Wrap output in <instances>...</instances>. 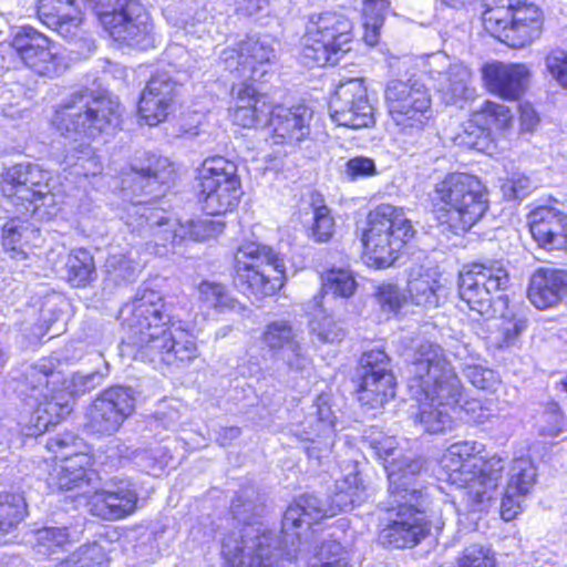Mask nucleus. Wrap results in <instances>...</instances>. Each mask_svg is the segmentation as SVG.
<instances>
[{"instance_id":"27","label":"nucleus","mask_w":567,"mask_h":567,"mask_svg":"<svg viewBox=\"0 0 567 567\" xmlns=\"http://www.w3.org/2000/svg\"><path fill=\"white\" fill-rule=\"evenodd\" d=\"M136 504L137 493L134 484L127 478H116L105 488L94 493L91 511L104 519H120L131 515Z\"/></svg>"},{"instance_id":"56","label":"nucleus","mask_w":567,"mask_h":567,"mask_svg":"<svg viewBox=\"0 0 567 567\" xmlns=\"http://www.w3.org/2000/svg\"><path fill=\"white\" fill-rule=\"evenodd\" d=\"M565 422L558 405L553 403L547 406L538 421L539 434L556 437L565 432Z\"/></svg>"},{"instance_id":"6","label":"nucleus","mask_w":567,"mask_h":567,"mask_svg":"<svg viewBox=\"0 0 567 567\" xmlns=\"http://www.w3.org/2000/svg\"><path fill=\"white\" fill-rule=\"evenodd\" d=\"M59 367V360L43 358L31 365L24 375L27 395L38 404L37 427L39 430H48L49 425L55 424L60 417L59 414L53 419L44 416L43 413L51 414L56 413L58 410L62 412L68 410L64 393L74 396L90 392L103 382L109 372L107 363H105L104 372L93 371L85 374L76 372L66 379L58 369Z\"/></svg>"},{"instance_id":"33","label":"nucleus","mask_w":567,"mask_h":567,"mask_svg":"<svg viewBox=\"0 0 567 567\" xmlns=\"http://www.w3.org/2000/svg\"><path fill=\"white\" fill-rule=\"evenodd\" d=\"M63 463L50 476V484L59 489L70 491L83 485H90L96 478L92 470V457L86 453H76L72 456L62 455Z\"/></svg>"},{"instance_id":"44","label":"nucleus","mask_w":567,"mask_h":567,"mask_svg":"<svg viewBox=\"0 0 567 567\" xmlns=\"http://www.w3.org/2000/svg\"><path fill=\"white\" fill-rule=\"evenodd\" d=\"M389 4L388 0H364L363 2L364 41L369 45H375L379 41V31L383 25Z\"/></svg>"},{"instance_id":"54","label":"nucleus","mask_w":567,"mask_h":567,"mask_svg":"<svg viewBox=\"0 0 567 567\" xmlns=\"http://www.w3.org/2000/svg\"><path fill=\"white\" fill-rule=\"evenodd\" d=\"M75 7L73 0H39L38 17L44 24L51 27L56 24L58 20L64 19Z\"/></svg>"},{"instance_id":"63","label":"nucleus","mask_w":567,"mask_h":567,"mask_svg":"<svg viewBox=\"0 0 567 567\" xmlns=\"http://www.w3.org/2000/svg\"><path fill=\"white\" fill-rule=\"evenodd\" d=\"M457 409L465 413L468 421L475 423H484L493 415L492 409L478 399H463Z\"/></svg>"},{"instance_id":"59","label":"nucleus","mask_w":567,"mask_h":567,"mask_svg":"<svg viewBox=\"0 0 567 567\" xmlns=\"http://www.w3.org/2000/svg\"><path fill=\"white\" fill-rule=\"evenodd\" d=\"M65 16L64 19L58 20L56 24H52L50 28L55 30L61 37L72 40L81 32L82 12L75 7Z\"/></svg>"},{"instance_id":"1","label":"nucleus","mask_w":567,"mask_h":567,"mask_svg":"<svg viewBox=\"0 0 567 567\" xmlns=\"http://www.w3.org/2000/svg\"><path fill=\"white\" fill-rule=\"evenodd\" d=\"M257 507L238 495L231 504V513L245 523L239 534L228 535L221 546L225 567H280L286 557H297L301 546V533L297 528L310 526L328 515L327 503L313 495H302L288 506L282 518L284 540L266 528L261 522H248L249 513Z\"/></svg>"},{"instance_id":"21","label":"nucleus","mask_w":567,"mask_h":567,"mask_svg":"<svg viewBox=\"0 0 567 567\" xmlns=\"http://www.w3.org/2000/svg\"><path fill=\"white\" fill-rule=\"evenodd\" d=\"M134 410L135 396L131 389L109 388L87 408L85 427L92 433L111 435L118 431Z\"/></svg>"},{"instance_id":"3","label":"nucleus","mask_w":567,"mask_h":567,"mask_svg":"<svg viewBox=\"0 0 567 567\" xmlns=\"http://www.w3.org/2000/svg\"><path fill=\"white\" fill-rule=\"evenodd\" d=\"M121 106L117 100L93 92L74 94L55 113L54 125L66 138L64 163L76 167V174L96 175L101 165L91 147V141L120 124Z\"/></svg>"},{"instance_id":"45","label":"nucleus","mask_w":567,"mask_h":567,"mask_svg":"<svg viewBox=\"0 0 567 567\" xmlns=\"http://www.w3.org/2000/svg\"><path fill=\"white\" fill-rule=\"evenodd\" d=\"M198 293L200 302L207 308L218 310H235L238 301L233 298L228 289L217 282L203 281L198 286Z\"/></svg>"},{"instance_id":"32","label":"nucleus","mask_w":567,"mask_h":567,"mask_svg":"<svg viewBox=\"0 0 567 567\" xmlns=\"http://www.w3.org/2000/svg\"><path fill=\"white\" fill-rule=\"evenodd\" d=\"M527 296L538 309L556 306L567 297V270L538 268L530 277Z\"/></svg>"},{"instance_id":"11","label":"nucleus","mask_w":567,"mask_h":567,"mask_svg":"<svg viewBox=\"0 0 567 567\" xmlns=\"http://www.w3.org/2000/svg\"><path fill=\"white\" fill-rule=\"evenodd\" d=\"M352 22L343 13L326 11L312 14L302 37L301 58L308 66L334 65L352 42Z\"/></svg>"},{"instance_id":"47","label":"nucleus","mask_w":567,"mask_h":567,"mask_svg":"<svg viewBox=\"0 0 567 567\" xmlns=\"http://www.w3.org/2000/svg\"><path fill=\"white\" fill-rule=\"evenodd\" d=\"M357 284L352 274L346 269H330L322 277L324 295L348 298L353 295Z\"/></svg>"},{"instance_id":"22","label":"nucleus","mask_w":567,"mask_h":567,"mask_svg":"<svg viewBox=\"0 0 567 567\" xmlns=\"http://www.w3.org/2000/svg\"><path fill=\"white\" fill-rule=\"evenodd\" d=\"M389 367L390 359L382 350H371L362 354L358 389L361 404L377 409L394 396L395 381Z\"/></svg>"},{"instance_id":"40","label":"nucleus","mask_w":567,"mask_h":567,"mask_svg":"<svg viewBox=\"0 0 567 567\" xmlns=\"http://www.w3.org/2000/svg\"><path fill=\"white\" fill-rule=\"evenodd\" d=\"M32 233L33 230L20 219L8 221L2 228V247L4 251L12 259H25L27 247Z\"/></svg>"},{"instance_id":"34","label":"nucleus","mask_w":567,"mask_h":567,"mask_svg":"<svg viewBox=\"0 0 567 567\" xmlns=\"http://www.w3.org/2000/svg\"><path fill=\"white\" fill-rule=\"evenodd\" d=\"M368 497L367 488L358 474H350L338 482L336 492L327 503L328 515L336 516L340 512L352 509Z\"/></svg>"},{"instance_id":"15","label":"nucleus","mask_w":567,"mask_h":567,"mask_svg":"<svg viewBox=\"0 0 567 567\" xmlns=\"http://www.w3.org/2000/svg\"><path fill=\"white\" fill-rule=\"evenodd\" d=\"M85 2L115 41L142 50L152 45L151 19L138 2L134 0H85Z\"/></svg>"},{"instance_id":"13","label":"nucleus","mask_w":567,"mask_h":567,"mask_svg":"<svg viewBox=\"0 0 567 567\" xmlns=\"http://www.w3.org/2000/svg\"><path fill=\"white\" fill-rule=\"evenodd\" d=\"M235 285L257 298L274 295L282 287L285 264L271 247L249 241L235 254Z\"/></svg>"},{"instance_id":"36","label":"nucleus","mask_w":567,"mask_h":567,"mask_svg":"<svg viewBox=\"0 0 567 567\" xmlns=\"http://www.w3.org/2000/svg\"><path fill=\"white\" fill-rule=\"evenodd\" d=\"M323 297H315L308 303V312L312 317L309 322L310 334L317 338L319 343L339 342L344 337V330L328 317L322 308Z\"/></svg>"},{"instance_id":"42","label":"nucleus","mask_w":567,"mask_h":567,"mask_svg":"<svg viewBox=\"0 0 567 567\" xmlns=\"http://www.w3.org/2000/svg\"><path fill=\"white\" fill-rule=\"evenodd\" d=\"M299 339H302L301 331L287 320L268 323L261 336L264 344L274 352V355Z\"/></svg>"},{"instance_id":"20","label":"nucleus","mask_w":567,"mask_h":567,"mask_svg":"<svg viewBox=\"0 0 567 567\" xmlns=\"http://www.w3.org/2000/svg\"><path fill=\"white\" fill-rule=\"evenodd\" d=\"M11 48L23 65L40 76L55 78L66 70L54 43L31 27H23L13 35Z\"/></svg>"},{"instance_id":"38","label":"nucleus","mask_w":567,"mask_h":567,"mask_svg":"<svg viewBox=\"0 0 567 567\" xmlns=\"http://www.w3.org/2000/svg\"><path fill=\"white\" fill-rule=\"evenodd\" d=\"M136 264L124 252L111 254L105 261L103 289L112 291L114 288L134 280Z\"/></svg>"},{"instance_id":"19","label":"nucleus","mask_w":567,"mask_h":567,"mask_svg":"<svg viewBox=\"0 0 567 567\" xmlns=\"http://www.w3.org/2000/svg\"><path fill=\"white\" fill-rule=\"evenodd\" d=\"M130 216L138 217L137 226L147 227L148 231L156 238V244L163 246L185 238L206 240L221 234L224 230V223L220 220L205 217L182 224L171 219L165 212L143 204L133 205Z\"/></svg>"},{"instance_id":"60","label":"nucleus","mask_w":567,"mask_h":567,"mask_svg":"<svg viewBox=\"0 0 567 567\" xmlns=\"http://www.w3.org/2000/svg\"><path fill=\"white\" fill-rule=\"evenodd\" d=\"M334 223L330 216V210L326 206H320L315 210V224L312 227V237L316 241H327L333 234Z\"/></svg>"},{"instance_id":"37","label":"nucleus","mask_w":567,"mask_h":567,"mask_svg":"<svg viewBox=\"0 0 567 567\" xmlns=\"http://www.w3.org/2000/svg\"><path fill=\"white\" fill-rule=\"evenodd\" d=\"M66 279L73 287H85L96 278L94 258L86 249H75L65 262Z\"/></svg>"},{"instance_id":"39","label":"nucleus","mask_w":567,"mask_h":567,"mask_svg":"<svg viewBox=\"0 0 567 567\" xmlns=\"http://www.w3.org/2000/svg\"><path fill=\"white\" fill-rule=\"evenodd\" d=\"M417 402L416 421L429 433H440L452 424L451 412L457 409L439 406L436 402L429 400H415Z\"/></svg>"},{"instance_id":"2","label":"nucleus","mask_w":567,"mask_h":567,"mask_svg":"<svg viewBox=\"0 0 567 567\" xmlns=\"http://www.w3.org/2000/svg\"><path fill=\"white\" fill-rule=\"evenodd\" d=\"M118 319L123 344L134 350L136 359L155 369L179 368L198 355L194 337L171 322L162 295L147 286L138 288L133 299L121 308Z\"/></svg>"},{"instance_id":"16","label":"nucleus","mask_w":567,"mask_h":567,"mask_svg":"<svg viewBox=\"0 0 567 567\" xmlns=\"http://www.w3.org/2000/svg\"><path fill=\"white\" fill-rule=\"evenodd\" d=\"M199 200L207 215L233 212L244 194L238 166L223 156L206 158L198 169Z\"/></svg>"},{"instance_id":"62","label":"nucleus","mask_w":567,"mask_h":567,"mask_svg":"<svg viewBox=\"0 0 567 567\" xmlns=\"http://www.w3.org/2000/svg\"><path fill=\"white\" fill-rule=\"evenodd\" d=\"M159 451L154 450H140L134 452L133 461L141 471L158 476L163 471V462L158 456Z\"/></svg>"},{"instance_id":"61","label":"nucleus","mask_w":567,"mask_h":567,"mask_svg":"<svg viewBox=\"0 0 567 567\" xmlns=\"http://www.w3.org/2000/svg\"><path fill=\"white\" fill-rule=\"evenodd\" d=\"M464 372L468 381L482 390H492L498 383L495 372L481 365H467Z\"/></svg>"},{"instance_id":"52","label":"nucleus","mask_w":567,"mask_h":567,"mask_svg":"<svg viewBox=\"0 0 567 567\" xmlns=\"http://www.w3.org/2000/svg\"><path fill=\"white\" fill-rule=\"evenodd\" d=\"M374 297L383 312L396 313L408 301V297L399 286L393 284L380 285Z\"/></svg>"},{"instance_id":"17","label":"nucleus","mask_w":567,"mask_h":567,"mask_svg":"<svg viewBox=\"0 0 567 567\" xmlns=\"http://www.w3.org/2000/svg\"><path fill=\"white\" fill-rule=\"evenodd\" d=\"M508 274L501 261L487 260L463 267L458 277V296L470 310L485 318L495 315V293L508 285Z\"/></svg>"},{"instance_id":"51","label":"nucleus","mask_w":567,"mask_h":567,"mask_svg":"<svg viewBox=\"0 0 567 567\" xmlns=\"http://www.w3.org/2000/svg\"><path fill=\"white\" fill-rule=\"evenodd\" d=\"M481 123H483V120L477 113L474 115L473 120L466 124L463 134L458 135L460 144L468 148L484 151L488 145L489 127H484Z\"/></svg>"},{"instance_id":"53","label":"nucleus","mask_w":567,"mask_h":567,"mask_svg":"<svg viewBox=\"0 0 567 567\" xmlns=\"http://www.w3.org/2000/svg\"><path fill=\"white\" fill-rule=\"evenodd\" d=\"M458 567H498L489 547L478 544L467 546L458 558Z\"/></svg>"},{"instance_id":"25","label":"nucleus","mask_w":567,"mask_h":567,"mask_svg":"<svg viewBox=\"0 0 567 567\" xmlns=\"http://www.w3.org/2000/svg\"><path fill=\"white\" fill-rule=\"evenodd\" d=\"M446 62L443 55H434L429 62V76L441 101L446 105H458L474 96L472 73L461 63L450 64L447 70H440Z\"/></svg>"},{"instance_id":"24","label":"nucleus","mask_w":567,"mask_h":567,"mask_svg":"<svg viewBox=\"0 0 567 567\" xmlns=\"http://www.w3.org/2000/svg\"><path fill=\"white\" fill-rule=\"evenodd\" d=\"M311 410L306 416L300 436L301 440L311 442L306 447L308 456L320 461L331 453L334 445L337 417L326 395H319Z\"/></svg>"},{"instance_id":"41","label":"nucleus","mask_w":567,"mask_h":567,"mask_svg":"<svg viewBox=\"0 0 567 567\" xmlns=\"http://www.w3.org/2000/svg\"><path fill=\"white\" fill-rule=\"evenodd\" d=\"M408 291L411 301L416 306L435 308L440 303L444 289L430 275L420 274L417 277L409 279Z\"/></svg>"},{"instance_id":"57","label":"nucleus","mask_w":567,"mask_h":567,"mask_svg":"<svg viewBox=\"0 0 567 567\" xmlns=\"http://www.w3.org/2000/svg\"><path fill=\"white\" fill-rule=\"evenodd\" d=\"M318 560L330 567H347L349 559L348 553L339 542L328 540L321 545L318 553Z\"/></svg>"},{"instance_id":"18","label":"nucleus","mask_w":567,"mask_h":567,"mask_svg":"<svg viewBox=\"0 0 567 567\" xmlns=\"http://www.w3.org/2000/svg\"><path fill=\"white\" fill-rule=\"evenodd\" d=\"M389 114L405 135L422 132L432 117L431 99L426 87L415 80H393L385 89Z\"/></svg>"},{"instance_id":"55","label":"nucleus","mask_w":567,"mask_h":567,"mask_svg":"<svg viewBox=\"0 0 567 567\" xmlns=\"http://www.w3.org/2000/svg\"><path fill=\"white\" fill-rule=\"evenodd\" d=\"M478 114L482 116L484 124L487 126L494 125L497 130H506L513 123L511 110L494 102H485L482 112Z\"/></svg>"},{"instance_id":"23","label":"nucleus","mask_w":567,"mask_h":567,"mask_svg":"<svg viewBox=\"0 0 567 567\" xmlns=\"http://www.w3.org/2000/svg\"><path fill=\"white\" fill-rule=\"evenodd\" d=\"M330 115L339 126L369 127L374 123L373 109L361 79L340 83L329 103Z\"/></svg>"},{"instance_id":"35","label":"nucleus","mask_w":567,"mask_h":567,"mask_svg":"<svg viewBox=\"0 0 567 567\" xmlns=\"http://www.w3.org/2000/svg\"><path fill=\"white\" fill-rule=\"evenodd\" d=\"M146 165L133 168V181L138 182L142 190L152 194L157 185L168 184L173 179L174 169L167 157L151 155Z\"/></svg>"},{"instance_id":"8","label":"nucleus","mask_w":567,"mask_h":567,"mask_svg":"<svg viewBox=\"0 0 567 567\" xmlns=\"http://www.w3.org/2000/svg\"><path fill=\"white\" fill-rule=\"evenodd\" d=\"M409 391L414 400H429L439 406L457 409L464 396L463 384L444 350L436 343H421L410 365Z\"/></svg>"},{"instance_id":"26","label":"nucleus","mask_w":567,"mask_h":567,"mask_svg":"<svg viewBox=\"0 0 567 567\" xmlns=\"http://www.w3.org/2000/svg\"><path fill=\"white\" fill-rule=\"evenodd\" d=\"M177 84L166 73H156L147 82L140 102L138 113L145 123L155 126L164 122L174 109Z\"/></svg>"},{"instance_id":"31","label":"nucleus","mask_w":567,"mask_h":567,"mask_svg":"<svg viewBox=\"0 0 567 567\" xmlns=\"http://www.w3.org/2000/svg\"><path fill=\"white\" fill-rule=\"evenodd\" d=\"M536 476V467L529 458L519 457L513 461L501 504V515L504 520L514 519L523 509L522 498L534 487Z\"/></svg>"},{"instance_id":"5","label":"nucleus","mask_w":567,"mask_h":567,"mask_svg":"<svg viewBox=\"0 0 567 567\" xmlns=\"http://www.w3.org/2000/svg\"><path fill=\"white\" fill-rule=\"evenodd\" d=\"M484 444L460 441L451 444L441 458L445 480L464 489V498L472 511H483L496 494L504 462L501 457L485 458Z\"/></svg>"},{"instance_id":"58","label":"nucleus","mask_w":567,"mask_h":567,"mask_svg":"<svg viewBox=\"0 0 567 567\" xmlns=\"http://www.w3.org/2000/svg\"><path fill=\"white\" fill-rule=\"evenodd\" d=\"M545 64L550 76L564 89H567V52L564 50L550 51Z\"/></svg>"},{"instance_id":"46","label":"nucleus","mask_w":567,"mask_h":567,"mask_svg":"<svg viewBox=\"0 0 567 567\" xmlns=\"http://www.w3.org/2000/svg\"><path fill=\"white\" fill-rule=\"evenodd\" d=\"M56 567H106L105 553L96 543L83 545L61 560Z\"/></svg>"},{"instance_id":"43","label":"nucleus","mask_w":567,"mask_h":567,"mask_svg":"<svg viewBox=\"0 0 567 567\" xmlns=\"http://www.w3.org/2000/svg\"><path fill=\"white\" fill-rule=\"evenodd\" d=\"M27 504L22 495L0 493V533L13 530L25 515Z\"/></svg>"},{"instance_id":"7","label":"nucleus","mask_w":567,"mask_h":567,"mask_svg":"<svg viewBox=\"0 0 567 567\" xmlns=\"http://www.w3.org/2000/svg\"><path fill=\"white\" fill-rule=\"evenodd\" d=\"M429 196L439 224L455 235L468 231L488 209L486 187L465 173L447 174Z\"/></svg>"},{"instance_id":"49","label":"nucleus","mask_w":567,"mask_h":567,"mask_svg":"<svg viewBox=\"0 0 567 567\" xmlns=\"http://www.w3.org/2000/svg\"><path fill=\"white\" fill-rule=\"evenodd\" d=\"M274 358L276 362L280 363L289 372H302L311 362L302 339L282 349Z\"/></svg>"},{"instance_id":"10","label":"nucleus","mask_w":567,"mask_h":567,"mask_svg":"<svg viewBox=\"0 0 567 567\" xmlns=\"http://www.w3.org/2000/svg\"><path fill=\"white\" fill-rule=\"evenodd\" d=\"M415 229L403 208L390 204L377 206L368 216L362 244L365 255L378 268L391 266L396 254L414 238Z\"/></svg>"},{"instance_id":"12","label":"nucleus","mask_w":567,"mask_h":567,"mask_svg":"<svg viewBox=\"0 0 567 567\" xmlns=\"http://www.w3.org/2000/svg\"><path fill=\"white\" fill-rule=\"evenodd\" d=\"M1 190L22 216L34 214L41 206L55 207L62 197L61 185L51 172L29 162L16 164L3 173Z\"/></svg>"},{"instance_id":"28","label":"nucleus","mask_w":567,"mask_h":567,"mask_svg":"<svg viewBox=\"0 0 567 567\" xmlns=\"http://www.w3.org/2000/svg\"><path fill=\"white\" fill-rule=\"evenodd\" d=\"M482 72L487 90L507 101L520 99L530 75L528 68L520 63L495 62L486 64Z\"/></svg>"},{"instance_id":"9","label":"nucleus","mask_w":567,"mask_h":567,"mask_svg":"<svg viewBox=\"0 0 567 567\" xmlns=\"http://www.w3.org/2000/svg\"><path fill=\"white\" fill-rule=\"evenodd\" d=\"M483 7L485 30L511 48L529 45L542 34V12L528 0H484Z\"/></svg>"},{"instance_id":"29","label":"nucleus","mask_w":567,"mask_h":567,"mask_svg":"<svg viewBox=\"0 0 567 567\" xmlns=\"http://www.w3.org/2000/svg\"><path fill=\"white\" fill-rule=\"evenodd\" d=\"M312 111L306 105L293 107H271L268 125L271 127L274 144H292L306 138L310 133Z\"/></svg>"},{"instance_id":"4","label":"nucleus","mask_w":567,"mask_h":567,"mask_svg":"<svg viewBox=\"0 0 567 567\" xmlns=\"http://www.w3.org/2000/svg\"><path fill=\"white\" fill-rule=\"evenodd\" d=\"M389 480V497L383 509L391 514L380 532L383 545L395 548L414 547L431 529L423 512L427 494L416 476L423 468L420 460L393 458L384 465Z\"/></svg>"},{"instance_id":"64","label":"nucleus","mask_w":567,"mask_h":567,"mask_svg":"<svg viewBox=\"0 0 567 567\" xmlns=\"http://www.w3.org/2000/svg\"><path fill=\"white\" fill-rule=\"evenodd\" d=\"M346 172L352 179L367 177L375 174V165L371 158L354 157L347 162Z\"/></svg>"},{"instance_id":"30","label":"nucleus","mask_w":567,"mask_h":567,"mask_svg":"<svg viewBox=\"0 0 567 567\" xmlns=\"http://www.w3.org/2000/svg\"><path fill=\"white\" fill-rule=\"evenodd\" d=\"M529 229L539 247L560 250L567 245V215L554 207L540 206L528 216Z\"/></svg>"},{"instance_id":"48","label":"nucleus","mask_w":567,"mask_h":567,"mask_svg":"<svg viewBox=\"0 0 567 567\" xmlns=\"http://www.w3.org/2000/svg\"><path fill=\"white\" fill-rule=\"evenodd\" d=\"M260 103L254 104L250 107L241 106L233 109L234 123L251 128L267 125L271 106L267 101H260Z\"/></svg>"},{"instance_id":"50","label":"nucleus","mask_w":567,"mask_h":567,"mask_svg":"<svg viewBox=\"0 0 567 567\" xmlns=\"http://www.w3.org/2000/svg\"><path fill=\"white\" fill-rule=\"evenodd\" d=\"M68 542L69 533L65 527H44L35 532L34 548L39 554L51 555L55 548Z\"/></svg>"},{"instance_id":"14","label":"nucleus","mask_w":567,"mask_h":567,"mask_svg":"<svg viewBox=\"0 0 567 567\" xmlns=\"http://www.w3.org/2000/svg\"><path fill=\"white\" fill-rule=\"evenodd\" d=\"M275 50L265 41L247 39L237 47L226 48L219 55V62L225 70L244 83L233 86L235 96L234 107L248 106L266 101V97L257 94L256 89L247 81L261 80L269 71Z\"/></svg>"}]
</instances>
